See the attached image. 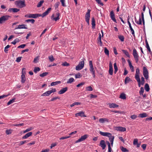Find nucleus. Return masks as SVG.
Instances as JSON below:
<instances>
[{
	"mask_svg": "<svg viewBox=\"0 0 152 152\" xmlns=\"http://www.w3.org/2000/svg\"><path fill=\"white\" fill-rule=\"evenodd\" d=\"M50 94V93L49 91H48L43 94H42L41 95L42 96H48Z\"/></svg>",
	"mask_w": 152,
	"mask_h": 152,
	"instance_id": "nucleus-32",
	"label": "nucleus"
},
{
	"mask_svg": "<svg viewBox=\"0 0 152 152\" xmlns=\"http://www.w3.org/2000/svg\"><path fill=\"white\" fill-rule=\"evenodd\" d=\"M60 15V14L58 12H56V17H54L55 16V15L53 14L52 15L51 19L53 20H54L55 21H56L59 19V17Z\"/></svg>",
	"mask_w": 152,
	"mask_h": 152,
	"instance_id": "nucleus-10",
	"label": "nucleus"
},
{
	"mask_svg": "<svg viewBox=\"0 0 152 152\" xmlns=\"http://www.w3.org/2000/svg\"><path fill=\"white\" fill-rule=\"evenodd\" d=\"M86 91H91L93 90L91 86H88L86 88Z\"/></svg>",
	"mask_w": 152,
	"mask_h": 152,
	"instance_id": "nucleus-41",
	"label": "nucleus"
},
{
	"mask_svg": "<svg viewBox=\"0 0 152 152\" xmlns=\"http://www.w3.org/2000/svg\"><path fill=\"white\" fill-rule=\"evenodd\" d=\"M135 22L137 24H138L139 25L141 24L142 21H141V18L140 16V17L139 20L137 21L136 20H135Z\"/></svg>",
	"mask_w": 152,
	"mask_h": 152,
	"instance_id": "nucleus-44",
	"label": "nucleus"
},
{
	"mask_svg": "<svg viewBox=\"0 0 152 152\" xmlns=\"http://www.w3.org/2000/svg\"><path fill=\"white\" fill-rule=\"evenodd\" d=\"M22 57H19L17 58L16 61L18 62H20L21 60Z\"/></svg>",
	"mask_w": 152,
	"mask_h": 152,
	"instance_id": "nucleus-64",
	"label": "nucleus"
},
{
	"mask_svg": "<svg viewBox=\"0 0 152 152\" xmlns=\"http://www.w3.org/2000/svg\"><path fill=\"white\" fill-rule=\"evenodd\" d=\"M15 4L19 7L22 8L25 7L26 4L24 1L18 0L15 2Z\"/></svg>",
	"mask_w": 152,
	"mask_h": 152,
	"instance_id": "nucleus-4",
	"label": "nucleus"
},
{
	"mask_svg": "<svg viewBox=\"0 0 152 152\" xmlns=\"http://www.w3.org/2000/svg\"><path fill=\"white\" fill-rule=\"evenodd\" d=\"M80 102H75L72 103V104H71L70 105V106L71 107H72L74 106L75 105H80Z\"/></svg>",
	"mask_w": 152,
	"mask_h": 152,
	"instance_id": "nucleus-49",
	"label": "nucleus"
},
{
	"mask_svg": "<svg viewBox=\"0 0 152 152\" xmlns=\"http://www.w3.org/2000/svg\"><path fill=\"white\" fill-rule=\"evenodd\" d=\"M12 130L11 129H7L6 131V133L7 134H9L12 133Z\"/></svg>",
	"mask_w": 152,
	"mask_h": 152,
	"instance_id": "nucleus-53",
	"label": "nucleus"
},
{
	"mask_svg": "<svg viewBox=\"0 0 152 152\" xmlns=\"http://www.w3.org/2000/svg\"><path fill=\"white\" fill-rule=\"evenodd\" d=\"M123 52L126 56L130 58V56L129 54V52L126 50H122Z\"/></svg>",
	"mask_w": 152,
	"mask_h": 152,
	"instance_id": "nucleus-26",
	"label": "nucleus"
},
{
	"mask_svg": "<svg viewBox=\"0 0 152 152\" xmlns=\"http://www.w3.org/2000/svg\"><path fill=\"white\" fill-rule=\"evenodd\" d=\"M69 65V64L66 62H65L62 64V66H68Z\"/></svg>",
	"mask_w": 152,
	"mask_h": 152,
	"instance_id": "nucleus-58",
	"label": "nucleus"
},
{
	"mask_svg": "<svg viewBox=\"0 0 152 152\" xmlns=\"http://www.w3.org/2000/svg\"><path fill=\"white\" fill-rule=\"evenodd\" d=\"M85 59L83 58L79 63L78 65L76 66L75 69L79 71L82 69L84 66Z\"/></svg>",
	"mask_w": 152,
	"mask_h": 152,
	"instance_id": "nucleus-2",
	"label": "nucleus"
},
{
	"mask_svg": "<svg viewBox=\"0 0 152 152\" xmlns=\"http://www.w3.org/2000/svg\"><path fill=\"white\" fill-rule=\"evenodd\" d=\"M131 80L130 78L128 77H126L124 80V83L125 84H126L128 83Z\"/></svg>",
	"mask_w": 152,
	"mask_h": 152,
	"instance_id": "nucleus-30",
	"label": "nucleus"
},
{
	"mask_svg": "<svg viewBox=\"0 0 152 152\" xmlns=\"http://www.w3.org/2000/svg\"><path fill=\"white\" fill-rule=\"evenodd\" d=\"M99 121L100 123L103 124V123H105V122H109V120L107 118H100L99 119Z\"/></svg>",
	"mask_w": 152,
	"mask_h": 152,
	"instance_id": "nucleus-17",
	"label": "nucleus"
},
{
	"mask_svg": "<svg viewBox=\"0 0 152 152\" xmlns=\"http://www.w3.org/2000/svg\"><path fill=\"white\" fill-rule=\"evenodd\" d=\"M121 149L122 151L124 152H126L127 151V149L123 147H121Z\"/></svg>",
	"mask_w": 152,
	"mask_h": 152,
	"instance_id": "nucleus-59",
	"label": "nucleus"
},
{
	"mask_svg": "<svg viewBox=\"0 0 152 152\" xmlns=\"http://www.w3.org/2000/svg\"><path fill=\"white\" fill-rule=\"evenodd\" d=\"M51 8H48L46 11L43 13L42 15H41V16L42 17H43L47 15L51 11Z\"/></svg>",
	"mask_w": 152,
	"mask_h": 152,
	"instance_id": "nucleus-19",
	"label": "nucleus"
},
{
	"mask_svg": "<svg viewBox=\"0 0 152 152\" xmlns=\"http://www.w3.org/2000/svg\"><path fill=\"white\" fill-rule=\"evenodd\" d=\"M68 88L65 87L61 89L60 91H58V93L60 94H62L67 91Z\"/></svg>",
	"mask_w": 152,
	"mask_h": 152,
	"instance_id": "nucleus-21",
	"label": "nucleus"
},
{
	"mask_svg": "<svg viewBox=\"0 0 152 152\" xmlns=\"http://www.w3.org/2000/svg\"><path fill=\"white\" fill-rule=\"evenodd\" d=\"M127 61L129 65L131 70L132 72H134V66L132 65V63L129 59L127 60Z\"/></svg>",
	"mask_w": 152,
	"mask_h": 152,
	"instance_id": "nucleus-18",
	"label": "nucleus"
},
{
	"mask_svg": "<svg viewBox=\"0 0 152 152\" xmlns=\"http://www.w3.org/2000/svg\"><path fill=\"white\" fill-rule=\"evenodd\" d=\"M26 25L25 24L20 25L17 26L15 28V29H27V28L26 27Z\"/></svg>",
	"mask_w": 152,
	"mask_h": 152,
	"instance_id": "nucleus-16",
	"label": "nucleus"
},
{
	"mask_svg": "<svg viewBox=\"0 0 152 152\" xmlns=\"http://www.w3.org/2000/svg\"><path fill=\"white\" fill-rule=\"evenodd\" d=\"M114 72L115 74H116L118 70V67L117 66L116 63H115L114 64Z\"/></svg>",
	"mask_w": 152,
	"mask_h": 152,
	"instance_id": "nucleus-33",
	"label": "nucleus"
},
{
	"mask_svg": "<svg viewBox=\"0 0 152 152\" xmlns=\"http://www.w3.org/2000/svg\"><path fill=\"white\" fill-rule=\"evenodd\" d=\"M140 70L139 68H137L136 69L135 78L136 80L140 79Z\"/></svg>",
	"mask_w": 152,
	"mask_h": 152,
	"instance_id": "nucleus-9",
	"label": "nucleus"
},
{
	"mask_svg": "<svg viewBox=\"0 0 152 152\" xmlns=\"http://www.w3.org/2000/svg\"><path fill=\"white\" fill-rule=\"evenodd\" d=\"M41 16V15L39 14H29L25 15V17L28 18H35L39 17Z\"/></svg>",
	"mask_w": 152,
	"mask_h": 152,
	"instance_id": "nucleus-6",
	"label": "nucleus"
},
{
	"mask_svg": "<svg viewBox=\"0 0 152 152\" xmlns=\"http://www.w3.org/2000/svg\"><path fill=\"white\" fill-rule=\"evenodd\" d=\"M133 55L136 62L137 63L139 61V56L137 51L135 48L133 50Z\"/></svg>",
	"mask_w": 152,
	"mask_h": 152,
	"instance_id": "nucleus-5",
	"label": "nucleus"
},
{
	"mask_svg": "<svg viewBox=\"0 0 152 152\" xmlns=\"http://www.w3.org/2000/svg\"><path fill=\"white\" fill-rule=\"evenodd\" d=\"M10 17V16L7 15L1 16L0 18V24H2L6 21Z\"/></svg>",
	"mask_w": 152,
	"mask_h": 152,
	"instance_id": "nucleus-7",
	"label": "nucleus"
},
{
	"mask_svg": "<svg viewBox=\"0 0 152 152\" xmlns=\"http://www.w3.org/2000/svg\"><path fill=\"white\" fill-rule=\"evenodd\" d=\"M60 1L63 7H66V6L65 4V0H60Z\"/></svg>",
	"mask_w": 152,
	"mask_h": 152,
	"instance_id": "nucleus-56",
	"label": "nucleus"
},
{
	"mask_svg": "<svg viewBox=\"0 0 152 152\" xmlns=\"http://www.w3.org/2000/svg\"><path fill=\"white\" fill-rule=\"evenodd\" d=\"M10 47V46L9 45H7L6 47H5L4 48V51L5 53H7L8 50H7V49L9 48Z\"/></svg>",
	"mask_w": 152,
	"mask_h": 152,
	"instance_id": "nucleus-51",
	"label": "nucleus"
},
{
	"mask_svg": "<svg viewBox=\"0 0 152 152\" xmlns=\"http://www.w3.org/2000/svg\"><path fill=\"white\" fill-rule=\"evenodd\" d=\"M32 134V132H30L26 134L23 137V138L26 139L31 136Z\"/></svg>",
	"mask_w": 152,
	"mask_h": 152,
	"instance_id": "nucleus-25",
	"label": "nucleus"
},
{
	"mask_svg": "<svg viewBox=\"0 0 152 152\" xmlns=\"http://www.w3.org/2000/svg\"><path fill=\"white\" fill-rule=\"evenodd\" d=\"M75 115L76 117H77L78 116L81 117H86V116L85 115L84 112L83 111H81L79 113H76Z\"/></svg>",
	"mask_w": 152,
	"mask_h": 152,
	"instance_id": "nucleus-15",
	"label": "nucleus"
},
{
	"mask_svg": "<svg viewBox=\"0 0 152 152\" xmlns=\"http://www.w3.org/2000/svg\"><path fill=\"white\" fill-rule=\"evenodd\" d=\"M49 60L51 61H53L55 59L52 55H51L48 57Z\"/></svg>",
	"mask_w": 152,
	"mask_h": 152,
	"instance_id": "nucleus-42",
	"label": "nucleus"
},
{
	"mask_svg": "<svg viewBox=\"0 0 152 152\" xmlns=\"http://www.w3.org/2000/svg\"><path fill=\"white\" fill-rule=\"evenodd\" d=\"M90 18V14H86L85 15L86 20H89Z\"/></svg>",
	"mask_w": 152,
	"mask_h": 152,
	"instance_id": "nucleus-48",
	"label": "nucleus"
},
{
	"mask_svg": "<svg viewBox=\"0 0 152 152\" xmlns=\"http://www.w3.org/2000/svg\"><path fill=\"white\" fill-rule=\"evenodd\" d=\"M109 107L110 108H115L118 107L119 106L115 103H109L108 104Z\"/></svg>",
	"mask_w": 152,
	"mask_h": 152,
	"instance_id": "nucleus-20",
	"label": "nucleus"
},
{
	"mask_svg": "<svg viewBox=\"0 0 152 152\" xmlns=\"http://www.w3.org/2000/svg\"><path fill=\"white\" fill-rule=\"evenodd\" d=\"M98 42L99 43L100 46H102V43L101 41V36L100 33L99 34V36L98 39Z\"/></svg>",
	"mask_w": 152,
	"mask_h": 152,
	"instance_id": "nucleus-24",
	"label": "nucleus"
},
{
	"mask_svg": "<svg viewBox=\"0 0 152 152\" xmlns=\"http://www.w3.org/2000/svg\"><path fill=\"white\" fill-rule=\"evenodd\" d=\"M75 76L76 78H78L81 77L82 76V75H81L80 73H79L77 74H75Z\"/></svg>",
	"mask_w": 152,
	"mask_h": 152,
	"instance_id": "nucleus-47",
	"label": "nucleus"
},
{
	"mask_svg": "<svg viewBox=\"0 0 152 152\" xmlns=\"http://www.w3.org/2000/svg\"><path fill=\"white\" fill-rule=\"evenodd\" d=\"M59 4L60 3L59 2H57L55 3L54 5V7L55 9H57L58 7Z\"/></svg>",
	"mask_w": 152,
	"mask_h": 152,
	"instance_id": "nucleus-63",
	"label": "nucleus"
},
{
	"mask_svg": "<svg viewBox=\"0 0 152 152\" xmlns=\"http://www.w3.org/2000/svg\"><path fill=\"white\" fill-rule=\"evenodd\" d=\"M15 100V98H13L12 99L10 100L7 103V104L8 105H10L12 103L14 102Z\"/></svg>",
	"mask_w": 152,
	"mask_h": 152,
	"instance_id": "nucleus-34",
	"label": "nucleus"
},
{
	"mask_svg": "<svg viewBox=\"0 0 152 152\" xmlns=\"http://www.w3.org/2000/svg\"><path fill=\"white\" fill-rule=\"evenodd\" d=\"M26 74L25 72H23L21 76V82L22 83H24L25 82L26 80V78L25 76V75Z\"/></svg>",
	"mask_w": 152,
	"mask_h": 152,
	"instance_id": "nucleus-22",
	"label": "nucleus"
},
{
	"mask_svg": "<svg viewBox=\"0 0 152 152\" xmlns=\"http://www.w3.org/2000/svg\"><path fill=\"white\" fill-rule=\"evenodd\" d=\"M96 2L99 4L101 6H103V4L102 2H101V1L100 0H95Z\"/></svg>",
	"mask_w": 152,
	"mask_h": 152,
	"instance_id": "nucleus-60",
	"label": "nucleus"
},
{
	"mask_svg": "<svg viewBox=\"0 0 152 152\" xmlns=\"http://www.w3.org/2000/svg\"><path fill=\"white\" fill-rule=\"evenodd\" d=\"M110 16L111 19L115 23H117L116 20L115 18V15L113 11H111L110 13Z\"/></svg>",
	"mask_w": 152,
	"mask_h": 152,
	"instance_id": "nucleus-14",
	"label": "nucleus"
},
{
	"mask_svg": "<svg viewBox=\"0 0 152 152\" xmlns=\"http://www.w3.org/2000/svg\"><path fill=\"white\" fill-rule=\"evenodd\" d=\"M118 38L121 42L124 41V38L123 36L121 35H119L118 36Z\"/></svg>",
	"mask_w": 152,
	"mask_h": 152,
	"instance_id": "nucleus-39",
	"label": "nucleus"
},
{
	"mask_svg": "<svg viewBox=\"0 0 152 152\" xmlns=\"http://www.w3.org/2000/svg\"><path fill=\"white\" fill-rule=\"evenodd\" d=\"M40 69L39 67H35L34 69V71L35 73H37L38 72L40 71Z\"/></svg>",
	"mask_w": 152,
	"mask_h": 152,
	"instance_id": "nucleus-45",
	"label": "nucleus"
},
{
	"mask_svg": "<svg viewBox=\"0 0 152 152\" xmlns=\"http://www.w3.org/2000/svg\"><path fill=\"white\" fill-rule=\"evenodd\" d=\"M145 88L146 91L148 92L149 91L150 88L148 84L147 83H146L145 85Z\"/></svg>",
	"mask_w": 152,
	"mask_h": 152,
	"instance_id": "nucleus-31",
	"label": "nucleus"
},
{
	"mask_svg": "<svg viewBox=\"0 0 152 152\" xmlns=\"http://www.w3.org/2000/svg\"><path fill=\"white\" fill-rule=\"evenodd\" d=\"M89 65L90 66L89 70L91 73L95 72V70L94 68L93 65L91 61H89Z\"/></svg>",
	"mask_w": 152,
	"mask_h": 152,
	"instance_id": "nucleus-11",
	"label": "nucleus"
},
{
	"mask_svg": "<svg viewBox=\"0 0 152 152\" xmlns=\"http://www.w3.org/2000/svg\"><path fill=\"white\" fill-rule=\"evenodd\" d=\"M109 67V73L110 75H112L113 74V69L112 64L111 62H110Z\"/></svg>",
	"mask_w": 152,
	"mask_h": 152,
	"instance_id": "nucleus-12",
	"label": "nucleus"
},
{
	"mask_svg": "<svg viewBox=\"0 0 152 152\" xmlns=\"http://www.w3.org/2000/svg\"><path fill=\"white\" fill-rule=\"evenodd\" d=\"M147 116V114L146 113H140L139 115V117L141 118L146 117Z\"/></svg>",
	"mask_w": 152,
	"mask_h": 152,
	"instance_id": "nucleus-28",
	"label": "nucleus"
},
{
	"mask_svg": "<svg viewBox=\"0 0 152 152\" xmlns=\"http://www.w3.org/2000/svg\"><path fill=\"white\" fill-rule=\"evenodd\" d=\"M141 18H142V20L143 24V25H144L145 21H144V13L143 12H142L141 13Z\"/></svg>",
	"mask_w": 152,
	"mask_h": 152,
	"instance_id": "nucleus-52",
	"label": "nucleus"
},
{
	"mask_svg": "<svg viewBox=\"0 0 152 152\" xmlns=\"http://www.w3.org/2000/svg\"><path fill=\"white\" fill-rule=\"evenodd\" d=\"M138 143V140L137 139H134V140L133 143L134 145H136Z\"/></svg>",
	"mask_w": 152,
	"mask_h": 152,
	"instance_id": "nucleus-62",
	"label": "nucleus"
},
{
	"mask_svg": "<svg viewBox=\"0 0 152 152\" xmlns=\"http://www.w3.org/2000/svg\"><path fill=\"white\" fill-rule=\"evenodd\" d=\"M27 140H24L23 141H21L19 142V145H21L24 144L25 143L28 142Z\"/></svg>",
	"mask_w": 152,
	"mask_h": 152,
	"instance_id": "nucleus-54",
	"label": "nucleus"
},
{
	"mask_svg": "<svg viewBox=\"0 0 152 152\" xmlns=\"http://www.w3.org/2000/svg\"><path fill=\"white\" fill-rule=\"evenodd\" d=\"M145 42L146 45V48H147L148 51H150V50H151L147 40L145 41Z\"/></svg>",
	"mask_w": 152,
	"mask_h": 152,
	"instance_id": "nucleus-37",
	"label": "nucleus"
},
{
	"mask_svg": "<svg viewBox=\"0 0 152 152\" xmlns=\"http://www.w3.org/2000/svg\"><path fill=\"white\" fill-rule=\"evenodd\" d=\"M74 80V79L72 77L70 78L67 81V83L68 84L71 83Z\"/></svg>",
	"mask_w": 152,
	"mask_h": 152,
	"instance_id": "nucleus-36",
	"label": "nucleus"
},
{
	"mask_svg": "<svg viewBox=\"0 0 152 152\" xmlns=\"http://www.w3.org/2000/svg\"><path fill=\"white\" fill-rule=\"evenodd\" d=\"M48 72H45L42 73V74H40L39 75L41 77H43L46 76L47 75H48Z\"/></svg>",
	"mask_w": 152,
	"mask_h": 152,
	"instance_id": "nucleus-50",
	"label": "nucleus"
},
{
	"mask_svg": "<svg viewBox=\"0 0 152 152\" xmlns=\"http://www.w3.org/2000/svg\"><path fill=\"white\" fill-rule=\"evenodd\" d=\"M137 117V115H134L131 116L130 118L132 119H135Z\"/></svg>",
	"mask_w": 152,
	"mask_h": 152,
	"instance_id": "nucleus-61",
	"label": "nucleus"
},
{
	"mask_svg": "<svg viewBox=\"0 0 152 152\" xmlns=\"http://www.w3.org/2000/svg\"><path fill=\"white\" fill-rule=\"evenodd\" d=\"M10 95V94H8L7 95H3L1 96H0V99H3L4 98H5L6 97H7L8 96H9Z\"/></svg>",
	"mask_w": 152,
	"mask_h": 152,
	"instance_id": "nucleus-57",
	"label": "nucleus"
},
{
	"mask_svg": "<svg viewBox=\"0 0 152 152\" xmlns=\"http://www.w3.org/2000/svg\"><path fill=\"white\" fill-rule=\"evenodd\" d=\"M35 21V20L33 19H28L27 20H26V22H31V23L33 24L34 23Z\"/></svg>",
	"mask_w": 152,
	"mask_h": 152,
	"instance_id": "nucleus-40",
	"label": "nucleus"
},
{
	"mask_svg": "<svg viewBox=\"0 0 152 152\" xmlns=\"http://www.w3.org/2000/svg\"><path fill=\"white\" fill-rule=\"evenodd\" d=\"M91 24L92 25V28H94L95 26V21L94 18H93L92 19V23Z\"/></svg>",
	"mask_w": 152,
	"mask_h": 152,
	"instance_id": "nucleus-27",
	"label": "nucleus"
},
{
	"mask_svg": "<svg viewBox=\"0 0 152 152\" xmlns=\"http://www.w3.org/2000/svg\"><path fill=\"white\" fill-rule=\"evenodd\" d=\"M44 1L43 0H41L40 1L38 4L37 7H40L42 5V4L43 3Z\"/></svg>",
	"mask_w": 152,
	"mask_h": 152,
	"instance_id": "nucleus-38",
	"label": "nucleus"
},
{
	"mask_svg": "<svg viewBox=\"0 0 152 152\" xmlns=\"http://www.w3.org/2000/svg\"><path fill=\"white\" fill-rule=\"evenodd\" d=\"M144 92V89L143 87H141L140 88V90L139 91V94L140 95H143V93Z\"/></svg>",
	"mask_w": 152,
	"mask_h": 152,
	"instance_id": "nucleus-46",
	"label": "nucleus"
},
{
	"mask_svg": "<svg viewBox=\"0 0 152 152\" xmlns=\"http://www.w3.org/2000/svg\"><path fill=\"white\" fill-rule=\"evenodd\" d=\"M104 51L105 54L109 56V50L107 49V48L106 47H105L104 48Z\"/></svg>",
	"mask_w": 152,
	"mask_h": 152,
	"instance_id": "nucleus-43",
	"label": "nucleus"
},
{
	"mask_svg": "<svg viewBox=\"0 0 152 152\" xmlns=\"http://www.w3.org/2000/svg\"><path fill=\"white\" fill-rule=\"evenodd\" d=\"M88 136V135L87 134H85L82 136L80 138L75 141V143H77L84 140Z\"/></svg>",
	"mask_w": 152,
	"mask_h": 152,
	"instance_id": "nucleus-8",
	"label": "nucleus"
},
{
	"mask_svg": "<svg viewBox=\"0 0 152 152\" xmlns=\"http://www.w3.org/2000/svg\"><path fill=\"white\" fill-rule=\"evenodd\" d=\"M61 83V82L60 81H57L56 82H53L51 83L50 85L51 86H55L58 84H60Z\"/></svg>",
	"mask_w": 152,
	"mask_h": 152,
	"instance_id": "nucleus-29",
	"label": "nucleus"
},
{
	"mask_svg": "<svg viewBox=\"0 0 152 152\" xmlns=\"http://www.w3.org/2000/svg\"><path fill=\"white\" fill-rule=\"evenodd\" d=\"M99 134L103 136L107 137L109 138V140L110 143L108 141H106V142L107 145L108 147L111 146H113V142L114 139V136H112L111 134L107 132H103L102 131H99Z\"/></svg>",
	"mask_w": 152,
	"mask_h": 152,
	"instance_id": "nucleus-1",
	"label": "nucleus"
},
{
	"mask_svg": "<svg viewBox=\"0 0 152 152\" xmlns=\"http://www.w3.org/2000/svg\"><path fill=\"white\" fill-rule=\"evenodd\" d=\"M116 129L117 131L120 132H124L126 131V128L121 126L117 127Z\"/></svg>",
	"mask_w": 152,
	"mask_h": 152,
	"instance_id": "nucleus-23",
	"label": "nucleus"
},
{
	"mask_svg": "<svg viewBox=\"0 0 152 152\" xmlns=\"http://www.w3.org/2000/svg\"><path fill=\"white\" fill-rule=\"evenodd\" d=\"M120 98L123 99H126V95L124 93L121 94L120 95Z\"/></svg>",
	"mask_w": 152,
	"mask_h": 152,
	"instance_id": "nucleus-35",
	"label": "nucleus"
},
{
	"mask_svg": "<svg viewBox=\"0 0 152 152\" xmlns=\"http://www.w3.org/2000/svg\"><path fill=\"white\" fill-rule=\"evenodd\" d=\"M32 129V128L31 127H30L26 129V130L23 131V132L24 133H26L28 132H29Z\"/></svg>",
	"mask_w": 152,
	"mask_h": 152,
	"instance_id": "nucleus-55",
	"label": "nucleus"
},
{
	"mask_svg": "<svg viewBox=\"0 0 152 152\" xmlns=\"http://www.w3.org/2000/svg\"><path fill=\"white\" fill-rule=\"evenodd\" d=\"M143 75L145 79L148 80L149 78L148 71L146 67L143 66Z\"/></svg>",
	"mask_w": 152,
	"mask_h": 152,
	"instance_id": "nucleus-3",
	"label": "nucleus"
},
{
	"mask_svg": "<svg viewBox=\"0 0 152 152\" xmlns=\"http://www.w3.org/2000/svg\"><path fill=\"white\" fill-rule=\"evenodd\" d=\"M100 146L102 148L103 150L105 149L106 147L105 142L104 140H101L100 142Z\"/></svg>",
	"mask_w": 152,
	"mask_h": 152,
	"instance_id": "nucleus-13",
	"label": "nucleus"
}]
</instances>
